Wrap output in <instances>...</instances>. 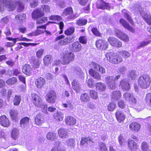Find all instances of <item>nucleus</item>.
<instances>
[{"label": "nucleus", "mask_w": 151, "mask_h": 151, "mask_svg": "<svg viewBox=\"0 0 151 151\" xmlns=\"http://www.w3.org/2000/svg\"><path fill=\"white\" fill-rule=\"evenodd\" d=\"M11 0H0V7L1 8L4 6L9 8L13 11L17 7V11L20 12L24 9V6L22 3L18 1H12Z\"/></svg>", "instance_id": "obj_1"}, {"label": "nucleus", "mask_w": 151, "mask_h": 151, "mask_svg": "<svg viewBox=\"0 0 151 151\" xmlns=\"http://www.w3.org/2000/svg\"><path fill=\"white\" fill-rule=\"evenodd\" d=\"M31 95L34 105L37 107L42 108L44 113H47V104L43 101L41 98L35 93H32Z\"/></svg>", "instance_id": "obj_2"}, {"label": "nucleus", "mask_w": 151, "mask_h": 151, "mask_svg": "<svg viewBox=\"0 0 151 151\" xmlns=\"http://www.w3.org/2000/svg\"><path fill=\"white\" fill-rule=\"evenodd\" d=\"M151 79L149 75L147 74L141 76L138 80V82L140 87L145 89L149 87L151 83Z\"/></svg>", "instance_id": "obj_3"}, {"label": "nucleus", "mask_w": 151, "mask_h": 151, "mask_svg": "<svg viewBox=\"0 0 151 151\" xmlns=\"http://www.w3.org/2000/svg\"><path fill=\"white\" fill-rule=\"evenodd\" d=\"M74 55L72 52H69L65 55L63 58L61 59V62L63 65L68 64L74 59Z\"/></svg>", "instance_id": "obj_4"}, {"label": "nucleus", "mask_w": 151, "mask_h": 151, "mask_svg": "<svg viewBox=\"0 0 151 151\" xmlns=\"http://www.w3.org/2000/svg\"><path fill=\"white\" fill-rule=\"evenodd\" d=\"M57 98L55 92L53 90H51L46 95V99L48 103L53 104L55 102Z\"/></svg>", "instance_id": "obj_5"}, {"label": "nucleus", "mask_w": 151, "mask_h": 151, "mask_svg": "<svg viewBox=\"0 0 151 151\" xmlns=\"http://www.w3.org/2000/svg\"><path fill=\"white\" fill-rule=\"evenodd\" d=\"M73 11L72 8L71 7H68L65 9L63 12V16H68L67 18L69 19H74L78 17L76 14H73Z\"/></svg>", "instance_id": "obj_6"}, {"label": "nucleus", "mask_w": 151, "mask_h": 151, "mask_svg": "<svg viewBox=\"0 0 151 151\" xmlns=\"http://www.w3.org/2000/svg\"><path fill=\"white\" fill-rule=\"evenodd\" d=\"M108 44L107 42L101 39L97 40L96 42V47L102 50H106L108 48Z\"/></svg>", "instance_id": "obj_7"}, {"label": "nucleus", "mask_w": 151, "mask_h": 151, "mask_svg": "<svg viewBox=\"0 0 151 151\" xmlns=\"http://www.w3.org/2000/svg\"><path fill=\"white\" fill-rule=\"evenodd\" d=\"M128 146L131 151H137L139 147L137 144L131 139L128 140Z\"/></svg>", "instance_id": "obj_8"}, {"label": "nucleus", "mask_w": 151, "mask_h": 151, "mask_svg": "<svg viewBox=\"0 0 151 151\" xmlns=\"http://www.w3.org/2000/svg\"><path fill=\"white\" fill-rule=\"evenodd\" d=\"M82 46L78 42H74L69 46L70 50L74 52H79L81 49Z\"/></svg>", "instance_id": "obj_9"}, {"label": "nucleus", "mask_w": 151, "mask_h": 151, "mask_svg": "<svg viewBox=\"0 0 151 151\" xmlns=\"http://www.w3.org/2000/svg\"><path fill=\"white\" fill-rule=\"evenodd\" d=\"M29 120V118L27 117H24L21 120L20 125L22 129L26 130L28 128Z\"/></svg>", "instance_id": "obj_10"}, {"label": "nucleus", "mask_w": 151, "mask_h": 151, "mask_svg": "<svg viewBox=\"0 0 151 151\" xmlns=\"http://www.w3.org/2000/svg\"><path fill=\"white\" fill-rule=\"evenodd\" d=\"M108 41L113 46L117 47H120L122 46V42L115 38L110 37L108 39Z\"/></svg>", "instance_id": "obj_11"}, {"label": "nucleus", "mask_w": 151, "mask_h": 151, "mask_svg": "<svg viewBox=\"0 0 151 151\" xmlns=\"http://www.w3.org/2000/svg\"><path fill=\"white\" fill-rule=\"evenodd\" d=\"M90 67L94 69L99 70L102 74H104L106 73V70L104 67L94 62H92L90 64Z\"/></svg>", "instance_id": "obj_12"}, {"label": "nucleus", "mask_w": 151, "mask_h": 151, "mask_svg": "<svg viewBox=\"0 0 151 151\" xmlns=\"http://www.w3.org/2000/svg\"><path fill=\"white\" fill-rule=\"evenodd\" d=\"M114 77L113 76H107L106 78V83L108 84L110 89L113 90L116 88V84L114 81Z\"/></svg>", "instance_id": "obj_13"}, {"label": "nucleus", "mask_w": 151, "mask_h": 151, "mask_svg": "<svg viewBox=\"0 0 151 151\" xmlns=\"http://www.w3.org/2000/svg\"><path fill=\"white\" fill-rule=\"evenodd\" d=\"M97 7L98 8L103 9H109L110 8L109 4L106 3L102 0H99L97 2Z\"/></svg>", "instance_id": "obj_14"}, {"label": "nucleus", "mask_w": 151, "mask_h": 151, "mask_svg": "<svg viewBox=\"0 0 151 151\" xmlns=\"http://www.w3.org/2000/svg\"><path fill=\"white\" fill-rule=\"evenodd\" d=\"M45 80L44 78L42 77H39L35 80V83L37 88H40L45 84Z\"/></svg>", "instance_id": "obj_15"}, {"label": "nucleus", "mask_w": 151, "mask_h": 151, "mask_svg": "<svg viewBox=\"0 0 151 151\" xmlns=\"http://www.w3.org/2000/svg\"><path fill=\"white\" fill-rule=\"evenodd\" d=\"M44 15V12L40 9L35 10L32 14V17L34 19H39Z\"/></svg>", "instance_id": "obj_16"}, {"label": "nucleus", "mask_w": 151, "mask_h": 151, "mask_svg": "<svg viewBox=\"0 0 151 151\" xmlns=\"http://www.w3.org/2000/svg\"><path fill=\"white\" fill-rule=\"evenodd\" d=\"M116 118L119 122L123 121L125 119V115L121 111L118 110L115 113Z\"/></svg>", "instance_id": "obj_17"}, {"label": "nucleus", "mask_w": 151, "mask_h": 151, "mask_svg": "<svg viewBox=\"0 0 151 151\" xmlns=\"http://www.w3.org/2000/svg\"><path fill=\"white\" fill-rule=\"evenodd\" d=\"M0 123L1 125L6 127L9 126L10 124L8 119L5 115H3L0 117Z\"/></svg>", "instance_id": "obj_18"}, {"label": "nucleus", "mask_w": 151, "mask_h": 151, "mask_svg": "<svg viewBox=\"0 0 151 151\" xmlns=\"http://www.w3.org/2000/svg\"><path fill=\"white\" fill-rule=\"evenodd\" d=\"M58 132L59 137L63 139H65L68 137V131L64 128H60L58 130Z\"/></svg>", "instance_id": "obj_19"}, {"label": "nucleus", "mask_w": 151, "mask_h": 151, "mask_svg": "<svg viewBox=\"0 0 151 151\" xmlns=\"http://www.w3.org/2000/svg\"><path fill=\"white\" fill-rule=\"evenodd\" d=\"M88 72L89 75L94 79L96 80L101 79V76L100 74L92 68L90 69Z\"/></svg>", "instance_id": "obj_20"}, {"label": "nucleus", "mask_w": 151, "mask_h": 151, "mask_svg": "<svg viewBox=\"0 0 151 151\" xmlns=\"http://www.w3.org/2000/svg\"><path fill=\"white\" fill-rule=\"evenodd\" d=\"M116 36L125 42H128L129 38L128 36L122 32L118 30L116 33Z\"/></svg>", "instance_id": "obj_21"}, {"label": "nucleus", "mask_w": 151, "mask_h": 151, "mask_svg": "<svg viewBox=\"0 0 151 151\" xmlns=\"http://www.w3.org/2000/svg\"><path fill=\"white\" fill-rule=\"evenodd\" d=\"M73 88L76 91V92H79L81 89V85L78 81L76 80H73L72 83Z\"/></svg>", "instance_id": "obj_22"}, {"label": "nucleus", "mask_w": 151, "mask_h": 151, "mask_svg": "<svg viewBox=\"0 0 151 151\" xmlns=\"http://www.w3.org/2000/svg\"><path fill=\"white\" fill-rule=\"evenodd\" d=\"M120 22L125 28L133 32L134 29L130 25L129 23L125 20L123 19H121L120 20Z\"/></svg>", "instance_id": "obj_23"}, {"label": "nucleus", "mask_w": 151, "mask_h": 151, "mask_svg": "<svg viewBox=\"0 0 151 151\" xmlns=\"http://www.w3.org/2000/svg\"><path fill=\"white\" fill-rule=\"evenodd\" d=\"M120 86L122 89L126 91L129 90L130 88L129 84L128 81L124 79L123 80L121 81Z\"/></svg>", "instance_id": "obj_24"}, {"label": "nucleus", "mask_w": 151, "mask_h": 151, "mask_svg": "<svg viewBox=\"0 0 151 151\" xmlns=\"http://www.w3.org/2000/svg\"><path fill=\"white\" fill-rule=\"evenodd\" d=\"M44 118L42 114L40 113L38 114L35 119V124L37 125L41 124L43 122Z\"/></svg>", "instance_id": "obj_25"}, {"label": "nucleus", "mask_w": 151, "mask_h": 151, "mask_svg": "<svg viewBox=\"0 0 151 151\" xmlns=\"http://www.w3.org/2000/svg\"><path fill=\"white\" fill-rule=\"evenodd\" d=\"M129 127L132 130L137 131L140 127V125L136 122H133L130 124Z\"/></svg>", "instance_id": "obj_26"}, {"label": "nucleus", "mask_w": 151, "mask_h": 151, "mask_svg": "<svg viewBox=\"0 0 151 151\" xmlns=\"http://www.w3.org/2000/svg\"><path fill=\"white\" fill-rule=\"evenodd\" d=\"M140 147L142 151H151L149 144L146 142H143L141 144Z\"/></svg>", "instance_id": "obj_27"}, {"label": "nucleus", "mask_w": 151, "mask_h": 151, "mask_svg": "<svg viewBox=\"0 0 151 151\" xmlns=\"http://www.w3.org/2000/svg\"><path fill=\"white\" fill-rule=\"evenodd\" d=\"M113 60L111 61V63L114 64H117L123 61V59L121 56L117 55L115 53Z\"/></svg>", "instance_id": "obj_28"}, {"label": "nucleus", "mask_w": 151, "mask_h": 151, "mask_svg": "<svg viewBox=\"0 0 151 151\" xmlns=\"http://www.w3.org/2000/svg\"><path fill=\"white\" fill-rule=\"evenodd\" d=\"M65 123L68 125H73L76 123L75 119L71 116H68L65 120Z\"/></svg>", "instance_id": "obj_29"}, {"label": "nucleus", "mask_w": 151, "mask_h": 151, "mask_svg": "<svg viewBox=\"0 0 151 151\" xmlns=\"http://www.w3.org/2000/svg\"><path fill=\"white\" fill-rule=\"evenodd\" d=\"M90 97L87 93H84L82 94L80 96L81 101L84 103H86L89 101Z\"/></svg>", "instance_id": "obj_30"}, {"label": "nucleus", "mask_w": 151, "mask_h": 151, "mask_svg": "<svg viewBox=\"0 0 151 151\" xmlns=\"http://www.w3.org/2000/svg\"><path fill=\"white\" fill-rule=\"evenodd\" d=\"M137 76V73L136 71L131 70L129 71L128 77L129 79L134 80Z\"/></svg>", "instance_id": "obj_31"}, {"label": "nucleus", "mask_w": 151, "mask_h": 151, "mask_svg": "<svg viewBox=\"0 0 151 151\" xmlns=\"http://www.w3.org/2000/svg\"><path fill=\"white\" fill-rule=\"evenodd\" d=\"M142 17L147 23L149 25H151V16L149 14L144 13Z\"/></svg>", "instance_id": "obj_32"}, {"label": "nucleus", "mask_w": 151, "mask_h": 151, "mask_svg": "<svg viewBox=\"0 0 151 151\" xmlns=\"http://www.w3.org/2000/svg\"><path fill=\"white\" fill-rule=\"evenodd\" d=\"M43 60L44 63L47 65L48 64L52 62L53 59L51 55H47L44 57Z\"/></svg>", "instance_id": "obj_33"}, {"label": "nucleus", "mask_w": 151, "mask_h": 151, "mask_svg": "<svg viewBox=\"0 0 151 151\" xmlns=\"http://www.w3.org/2000/svg\"><path fill=\"white\" fill-rule=\"evenodd\" d=\"M18 111L15 109H12L10 111L11 118L13 120H16L17 118Z\"/></svg>", "instance_id": "obj_34"}, {"label": "nucleus", "mask_w": 151, "mask_h": 151, "mask_svg": "<svg viewBox=\"0 0 151 151\" xmlns=\"http://www.w3.org/2000/svg\"><path fill=\"white\" fill-rule=\"evenodd\" d=\"M46 138L49 140L53 141L57 138L56 133L49 132L47 134Z\"/></svg>", "instance_id": "obj_35"}, {"label": "nucleus", "mask_w": 151, "mask_h": 151, "mask_svg": "<svg viewBox=\"0 0 151 151\" xmlns=\"http://www.w3.org/2000/svg\"><path fill=\"white\" fill-rule=\"evenodd\" d=\"M15 17L16 19L19 20L21 23L25 22L26 19V15L24 14H21L17 15Z\"/></svg>", "instance_id": "obj_36"}, {"label": "nucleus", "mask_w": 151, "mask_h": 151, "mask_svg": "<svg viewBox=\"0 0 151 151\" xmlns=\"http://www.w3.org/2000/svg\"><path fill=\"white\" fill-rule=\"evenodd\" d=\"M32 70L31 66L28 64L26 65L25 67L22 69L23 72L27 75H29Z\"/></svg>", "instance_id": "obj_37"}, {"label": "nucleus", "mask_w": 151, "mask_h": 151, "mask_svg": "<svg viewBox=\"0 0 151 151\" xmlns=\"http://www.w3.org/2000/svg\"><path fill=\"white\" fill-rule=\"evenodd\" d=\"M87 22V20L86 19L81 18L77 20L76 24L78 26H81L85 25Z\"/></svg>", "instance_id": "obj_38"}, {"label": "nucleus", "mask_w": 151, "mask_h": 151, "mask_svg": "<svg viewBox=\"0 0 151 151\" xmlns=\"http://www.w3.org/2000/svg\"><path fill=\"white\" fill-rule=\"evenodd\" d=\"M112 98L115 99H118L121 96V93L119 91H116L113 92L111 94Z\"/></svg>", "instance_id": "obj_39"}, {"label": "nucleus", "mask_w": 151, "mask_h": 151, "mask_svg": "<svg viewBox=\"0 0 151 151\" xmlns=\"http://www.w3.org/2000/svg\"><path fill=\"white\" fill-rule=\"evenodd\" d=\"M114 53L113 52H110L106 53V54L107 60L111 63L113 60Z\"/></svg>", "instance_id": "obj_40"}, {"label": "nucleus", "mask_w": 151, "mask_h": 151, "mask_svg": "<svg viewBox=\"0 0 151 151\" xmlns=\"http://www.w3.org/2000/svg\"><path fill=\"white\" fill-rule=\"evenodd\" d=\"M17 80L16 78L13 77L9 78L6 81V83L9 85H12L16 83Z\"/></svg>", "instance_id": "obj_41"}, {"label": "nucleus", "mask_w": 151, "mask_h": 151, "mask_svg": "<svg viewBox=\"0 0 151 151\" xmlns=\"http://www.w3.org/2000/svg\"><path fill=\"white\" fill-rule=\"evenodd\" d=\"M55 118L57 121H61L63 119V115L61 113L57 112L54 115Z\"/></svg>", "instance_id": "obj_42"}, {"label": "nucleus", "mask_w": 151, "mask_h": 151, "mask_svg": "<svg viewBox=\"0 0 151 151\" xmlns=\"http://www.w3.org/2000/svg\"><path fill=\"white\" fill-rule=\"evenodd\" d=\"M96 88L97 90H99L101 91H104L105 90L106 87L104 83L99 82L97 83L96 84Z\"/></svg>", "instance_id": "obj_43"}, {"label": "nucleus", "mask_w": 151, "mask_h": 151, "mask_svg": "<svg viewBox=\"0 0 151 151\" xmlns=\"http://www.w3.org/2000/svg\"><path fill=\"white\" fill-rule=\"evenodd\" d=\"M90 142H92V143L93 142L92 140V138L89 137L82 138L81 141V144L83 145L85 143H86L88 144Z\"/></svg>", "instance_id": "obj_44"}, {"label": "nucleus", "mask_w": 151, "mask_h": 151, "mask_svg": "<svg viewBox=\"0 0 151 151\" xmlns=\"http://www.w3.org/2000/svg\"><path fill=\"white\" fill-rule=\"evenodd\" d=\"M19 134V130L16 128H14L11 132V135L14 139H16Z\"/></svg>", "instance_id": "obj_45"}, {"label": "nucleus", "mask_w": 151, "mask_h": 151, "mask_svg": "<svg viewBox=\"0 0 151 151\" xmlns=\"http://www.w3.org/2000/svg\"><path fill=\"white\" fill-rule=\"evenodd\" d=\"M21 100V97L20 96L15 95L13 100L14 105L16 106L19 105L20 103Z\"/></svg>", "instance_id": "obj_46"}, {"label": "nucleus", "mask_w": 151, "mask_h": 151, "mask_svg": "<svg viewBox=\"0 0 151 151\" xmlns=\"http://www.w3.org/2000/svg\"><path fill=\"white\" fill-rule=\"evenodd\" d=\"M75 141L73 138H70L66 141L67 145L69 146L74 147L75 146Z\"/></svg>", "instance_id": "obj_47"}, {"label": "nucleus", "mask_w": 151, "mask_h": 151, "mask_svg": "<svg viewBox=\"0 0 151 151\" xmlns=\"http://www.w3.org/2000/svg\"><path fill=\"white\" fill-rule=\"evenodd\" d=\"M126 11V10L123 9L122 11V12L124 13V17L127 19L128 21L131 24H132L133 21L131 19V17L127 13L125 12Z\"/></svg>", "instance_id": "obj_48"}, {"label": "nucleus", "mask_w": 151, "mask_h": 151, "mask_svg": "<svg viewBox=\"0 0 151 151\" xmlns=\"http://www.w3.org/2000/svg\"><path fill=\"white\" fill-rule=\"evenodd\" d=\"M75 30V28L71 27L67 29L65 32V34L66 35H70L73 33Z\"/></svg>", "instance_id": "obj_49"}, {"label": "nucleus", "mask_w": 151, "mask_h": 151, "mask_svg": "<svg viewBox=\"0 0 151 151\" xmlns=\"http://www.w3.org/2000/svg\"><path fill=\"white\" fill-rule=\"evenodd\" d=\"M119 53L121 55L125 58L129 57L130 56V54L129 52L125 51H120Z\"/></svg>", "instance_id": "obj_50"}, {"label": "nucleus", "mask_w": 151, "mask_h": 151, "mask_svg": "<svg viewBox=\"0 0 151 151\" xmlns=\"http://www.w3.org/2000/svg\"><path fill=\"white\" fill-rule=\"evenodd\" d=\"M49 19L51 20L61 21L62 19V17L57 15H52L49 17Z\"/></svg>", "instance_id": "obj_51"}, {"label": "nucleus", "mask_w": 151, "mask_h": 151, "mask_svg": "<svg viewBox=\"0 0 151 151\" xmlns=\"http://www.w3.org/2000/svg\"><path fill=\"white\" fill-rule=\"evenodd\" d=\"M9 21V19L7 16L1 19L0 20V23L3 25H5L8 24Z\"/></svg>", "instance_id": "obj_52"}, {"label": "nucleus", "mask_w": 151, "mask_h": 151, "mask_svg": "<svg viewBox=\"0 0 151 151\" xmlns=\"http://www.w3.org/2000/svg\"><path fill=\"white\" fill-rule=\"evenodd\" d=\"M89 93L91 98L94 99H97V93L96 91L91 90L90 91Z\"/></svg>", "instance_id": "obj_53"}, {"label": "nucleus", "mask_w": 151, "mask_h": 151, "mask_svg": "<svg viewBox=\"0 0 151 151\" xmlns=\"http://www.w3.org/2000/svg\"><path fill=\"white\" fill-rule=\"evenodd\" d=\"M87 85L90 88H92L93 87L94 82L93 80L91 78L87 79L86 81Z\"/></svg>", "instance_id": "obj_54"}, {"label": "nucleus", "mask_w": 151, "mask_h": 151, "mask_svg": "<svg viewBox=\"0 0 151 151\" xmlns=\"http://www.w3.org/2000/svg\"><path fill=\"white\" fill-rule=\"evenodd\" d=\"M145 100V101L151 106V93H148L146 94Z\"/></svg>", "instance_id": "obj_55"}, {"label": "nucleus", "mask_w": 151, "mask_h": 151, "mask_svg": "<svg viewBox=\"0 0 151 151\" xmlns=\"http://www.w3.org/2000/svg\"><path fill=\"white\" fill-rule=\"evenodd\" d=\"M9 72L10 75L13 74L15 76H17L18 74L20 73V72L18 70L15 68L13 69L12 71H9Z\"/></svg>", "instance_id": "obj_56"}, {"label": "nucleus", "mask_w": 151, "mask_h": 151, "mask_svg": "<svg viewBox=\"0 0 151 151\" xmlns=\"http://www.w3.org/2000/svg\"><path fill=\"white\" fill-rule=\"evenodd\" d=\"M132 93L127 92L124 94L123 96L125 99L129 101L131 97L132 96Z\"/></svg>", "instance_id": "obj_57"}, {"label": "nucleus", "mask_w": 151, "mask_h": 151, "mask_svg": "<svg viewBox=\"0 0 151 151\" xmlns=\"http://www.w3.org/2000/svg\"><path fill=\"white\" fill-rule=\"evenodd\" d=\"M37 21V24H43L47 21V18L46 17H41L38 19Z\"/></svg>", "instance_id": "obj_58"}, {"label": "nucleus", "mask_w": 151, "mask_h": 151, "mask_svg": "<svg viewBox=\"0 0 151 151\" xmlns=\"http://www.w3.org/2000/svg\"><path fill=\"white\" fill-rule=\"evenodd\" d=\"M99 149L101 151H108V150L104 143L101 142L99 144Z\"/></svg>", "instance_id": "obj_59"}, {"label": "nucleus", "mask_w": 151, "mask_h": 151, "mask_svg": "<svg viewBox=\"0 0 151 151\" xmlns=\"http://www.w3.org/2000/svg\"><path fill=\"white\" fill-rule=\"evenodd\" d=\"M62 105L63 107H68L71 109H73V104L70 101H67L66 103Z\"/></svg>", "instance_id": "obj_60"}, {"label": "nucleus", "mask_w": 151, "mask_h": 151, "mask_svg": "<svg viewBox=\"0 0 151 151\" xmlns=\"http://www.w3.org/2000/svg\"><path fill=\"white\" fill-rule=\"evenodd\" d=\"M116 105L115 104L111 103L108 106V110L109 111H113L115 108Z\"/></svg>", "instance_id": "obj_61"}, {"label": "nucleus", "mask_w": 151, "mask_h": 151, "mask_svg": "<svg viewBox=\"0 0 151 151\" xmlns=\"http://www.w3.org/2000/svg\"><path fill=\"white\" fill-rule=\"evenodd\" d=\"M91 31L96 36L99 37L101 36V35L96 28L94 27L92 28Z\"/></svg>", "instance_id": "obj_62"}, {"label": "nucleus", "mask_w": 151, "mask_h": 151, "mask_svg": "<svg viewBox=\"0 0 151 151\" xmlns=\"http://www.w3.org/2000/svg\"><path fill=\"white\" fill-rule=\"evenodd\" d=\"M133 9L135 11H141L142 9L141 5L139 4H134L133 6Z\"/></svg>", "instance_id": "obj_63"}, {"label": "nucleus", "mask_w": 151, "mask_h": 151, "mask_svg": "<svg viewBox=\"0 0 151 151\" xmlns=\"http://www.w3.org/2000/svg\"><path fill=\"white\" fill-rule=\"evenodd\" d=\"M74 69L75 73L78 76H79L82 73L81 69L78 67H75Z\"/></svg>", "instance_id": "obj_64"}]
</instances>
